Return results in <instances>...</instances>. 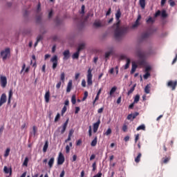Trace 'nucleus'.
Here are the masks:
<instances>
[{"label":"nucleus","mask_w":177,"mask_h":177,"mask_svg":"<svg viewBox=\"0 0 177 177\" xmlns=\"http://www.w3.org/2000/svg\"><path fill=\"white\" fill-rule=\"evenodd\" d=\"M121 17V10L118 9L115 13V19L117 23L115 24L116 29L115 30V38L119 39L124 34L127 32V29L120 26V18Z\"/></svg>","instance_id":"1"},{"label":"nucleus","mask_w":177,"mask_h":177,"mask_svg":"<svg viewBox=\"0 0 177 177\" xmlns=\"http://www.w3.org/2000/svg\"><path fill=\"white\" fill-rule=\"evenodd\" d=\"M136 55L139 58V59L137 61V64L142 66H146V61L145 60V59H146V56H149V53L145 51H142V50L140 49H138L136 51Z\"/></svg>","instance_id":"2"},{"label":"nucleus","mask_w":177,"mask_h":177,"mask_svg":"<svg viewBox=\"0 0 177 177\" xmlns=\"http://www.w3.org/2000/svg\"><path fill=\"white\" fill-rule=\"evenodd\" d=\"M3 60H6L8 56L10 55V48H7L4 50H2L0 53Z\"/></svg>","instance_id":"3"},{"label":"nucleus","mask_w":177,"mask_h":177,"mask_svg":"<svg viewBox=\"0 0 177 177\" xmlns=\"http://www.w3.org/2000/svg\"><path fill=\"white\" fill-rule=\"evenodd\" d=\"M51 63H53L52 68L53 70H56L57 67V64H59L58 62V59H57V55H54L51 59H50Z\"/></svg>","instance_id":"4"},{"label":"nucleus","mask_w":177,"mask_h":177,"mask_svg":"<svg viewBox=\"0 0 177 177\" xmlns=\"http://www.w3.org/2000/svg\"><path fill=\"white\" fill-rule=\"evenodd\" d=\"M92 69L88 68V72H87V84L91 86L93 82H92Z\"/></svg>","instance_id":"5"},{"label":"nucleus","mask_w":177,"mask_h":177,"mask_svg":"<svg viewBox=\"0 0 177 177\" xmlns=\"http://www.w3.org/2000/svg\"><path fill=\"white\" fill-rule=\"evenodd\" d=\"M64 161H65L64 155H63L62 152H59L57 158V165H63V164L64 163Z\"/></svg>","instance_id":"6"},{"label":"nucleus","mask_w":177,"mask_h":177,"mask_svg":"<svg viewBox=\"0 0 177 177\" xmlns=\"http://www.w3.org/2000/svg\"><path fill=\"white\" fill-rule=\"evenodd\" d=\"M176 86H177V80L175 82L170 80L167 82V86L169 88H171V91H175L176 89Z\"/></svg>","instance_id":"7"},{"label":"nucleus","mask_w":177,"mask_h":177,"mask_svg":"<svg viewBox=\"0 0 177 177\" xmlns=\"http://www.w3.org/2000/svg\"><path fill=\"white\" fill-rule=\"evenodd\" d=\"M0 82H1V85L2 88H6V85L8 84V80L6 79V77L1 76Z\"/></svg>","instance_id":"8"},{"label":"nucleus","mask_w":177,"mask_h":177,"mask_svg":"<svg viewBox=\"0 0 177 177\" xmlns=\"http://www.w3.org/2000/svg\"><path fill=\"white\" fill-rule=\"evenodd\" d=\"M67 125H68V119H67L66 121L64 123V124L62 125V127H59V129H62L61 130L62 135H63V133L66 132V129H67Z\"/></svg>","instance_id":"9"},{"label":"nucleus","mask_w":177,"mask_h":177,"mask_svg":"<svg viewBox=\"0 0 177 177\" xmlns=\"http://www.w3.org/2000/svg\"><path fill=\"white\" fill-rule=\"evenodd\" d=\"M5 103H6V94L3 93L0 97V107Z\"/></svg>","instance_id":"10"},{"label":"nucleus","mask_w":177,"mask_h":177,"mask_svg":"<svg viewBox=\"0 0 177 177\" xmlns=\"http://www.w3.org/2000/svg\"><path fill=\"white\" fill-rule=\"evenodd\" d=\"M100 125V120H98L95 123L93 124V132L96 133L99 129V126Z\"/></svg>","instance_id":"11"},{"label":"nucleus","mask_w":177,"mask_h":177,"mask_svg":"<svg viewBox=\"0 0 177 177\" xmlns=\"http://www.w3.org/2000/svg\"><path fill=\"white\" fill-rule=\"evenodd\" d=\"M71 89H73V80H69L66 87L67 93H70V92H71Z\"/></svg>","instance_id":"12"},{"label":"nucleus","mask_w":177,"mask_h":177,"mask_svg":"<svg viewBox=\"0 0 177 177\" xmlns=\"http://www.w3.org/2000/svg\"><path fill=\"white\" fill-rule=\"evenodd\" d=\"M63 55H64V60H68V59H70V50H66L64 53H63Z\"/></svg>","instance_id":"13"},{"label":"nucleus","mask_w":177,"mask_h":177,"mask_svg":"<svg viewBox=\"0 0 177 177\" xmlns=\"http://www.w3.org/2000/svg\"><path fill=\"white\" fill-rule=\"evenodd\" d=\"M93 26L96 28H99V27H104V24H102L100 21H95Z\"/></svg>","instance_id":"14"},{"label":"nucleus","mask_w":177,"mask_h":177,"mask_svg":"<svg viewBox=\"0 0 177 177\" xmlns=\"http://www.w3.org/2000/svg\"><path fill=\"white\" fill-rule=\"evenodd\" d=\"M50 98V91H48L44 95L46 103H49Z\"/></svg>","instance_id":"15"},{"label":"nucleus","mask_w":177,"mask_h":177,"mask_svg":"<svg viewBox=\"0 0 177 177\" xmlns=\"http://www.w3.org/2000/svg\"><path fill=\"white\" fill-rule=\"evenodd\" d=\"M150 37V33L149 32H144L141 35V41H145V39H147Z\"/></svg>","instance_id":"16"},{"label":"nucleus","mask_w":177,"mask_h":177,"mask_svg":"<svg viewBox=\"0 0 177 177\" xmlns=\"http://www.w3.org/2000/svg\"><path fill=\"white\" fill-rule=\"evenodd\" d=\"M48 147H49V142L48 140H46L45 144H44V147H43V152L44 153H46V151H48Z\"/></svg>","instance_id":"17"},{"label":"nucleus","mask_w":177,"mask_h":177,"mask_svg":"<svg viewBox=\"0 0 177 177\" xmlns=\"http://www.w3.org/2000/svg\"><path fill=\"white\" fill-rule=\"evenodd\" d=\"M38 131V129H37V127L36 126H33L32 127V131H30V136H35V135H37V131Z\"/></svg>","instance_id":"18"},{"label":"nucleus","mask_w":177,"mask_h":177,"mask_svg":"<svg viewBox=\"0 0 177 177\" xmlns=\"http://www.w3.org/2000/svg\"><path fill=\"white\" fill-rule=\"evenodd\" d=\"M97 145V136H95L91 143L92 147H95Z\"/></svg>","instance_id":"19"},{"label":"nucleus","mask_w":177,"mask_h":177,"mask_svg":"<svg viewBox=\"0 0 177 177\" xmlns=\"http://www.w3.org/2000/svg\"><path fill=\"white\" fill-rule=\"evenodd\" d=\"M113 48H110L109 51L105 53V59H109V57H110V55H113Z\"/></svg>","instance_id":"20"},{"label":"nucleus","mask_w":177,"mask_h":177,"mask_svg":"<svg viewBox=\"0 0 177 177\" xmlns=\"http://www.w3.org/2000/svg\"><path fill=\"white\" fill-rule=\"evenodd\" d=\"M53 164H55V158H50V159L48 161L49 168H52L53 167Z\"/></svg>","instance_id":"21"},{"label":"nucleus","mask_w":177,"mask_h":177,"mask_svg":"<svg viewBox=\"0 0 177 177\" xmlns=\"http://www.w3.org/2000/svg\"><path fill=\"white\" fill-rule=\"evenodd\" d=\"M142 158V153H139L137 156V157L135 158V162H136L137 164L138 162H140V158Z\"/></svg>","instance_id":"22"},{"label":"nucleus","mask_w":177,"mask_h":177,"mask_svg":"<svg viewBox=\"0 0 177 177\" xmlns=\"http://www.w3.org/2000/svg\"><path fill=\"white\" fill-rule=\"evenodd\" d=\"M169 160H171V157H166V158H162V164H168L169 162Z\"/></svg>","instance_id":"23"},{"label":"nucleus","mask_w":177,"mask_h":177,"mask_svg":"<svg viewBox=\"0 0 177 177\" xmlns=\"http://www.w3.org/2000/svg\"><path fill=\"white\" fill-rule=\"evenodd\" d=\"M140 6L142 9H145V8L146 7V0H140Z\"/></svg>","instance_id":"24"},{"label":"nucleus","mask_w":177,"mask_h":177,"mask_svg":"<svg viewBox=\"0 0 177 177\" xmlns=\"http://www.w3.org/2000/svg\"><path fill=\"white\" fill-rule=\"evenodd\" d=\"M84 48H85V44H81L78 46L77 52L80 53L81 50H84Z\"/></svg>","instance_id":"25"},{"label":"nucleus","mask_w":177,"mask_h":177,"mask_svg":"<svg viewBox=\"0 0 177 177\" xmlns=\"http://www.w3.org/2000/svg\"><path fill=\"white\" fill-rule=\"evenodd\" d=\"M129 64H131V59L129 58H127V63L124 65V70H127V68H129Z\"/></svg>","instance_id":"26"},{"label":"nucleus","mask_w":177,"mask_h":177,"mask_svg":"<svg viewBox=\"0 0 177 177\" xmlns=\"http://www.w3.org/2000/svg\"><path fill=\"white\" fill-rule=\"evenodd\" d=\"M136 131H146V126H145V124H141L137 127Z\"/></svg>","instance_id":"27"},{"label":"nucleus","mask_w":177,"mask_h":177,"mask_svg":"<svg viewBox=\"0 0 177 177\" xmlns=\"http://www.w3.org/2000/svg\"><path fill=\"white\" fill-rule=\"evenodd\" d=\"M135 88H136V84H134L133 86L129 90L127 95H131V93H133V91H135Z\"/></svg>","instance_id":"28"},{"label":"nucleus","mask_w":177,"mask_h":177,"mask_svg":"<svg viewBox=\"0 0 177 177\" xmlns=\"http://www.w3.org/2000/svg\"><path fill=\"white\" fill-rule=\"evenodd\" d=\"M136 68H138V65L133 64L131 71V74H133V73L136 71Z\"/></svg>","instance_id":"29"},{"label":"nucleus","mask_w":177,"mask_h":177,"mask_svg":"<svg viewBox=\"0 0 177 177\" xmlns=\"http://www.w3.org/2000/svg\"><path fill=\"white\" fill-rule=\"evenodd\" d=\"M3 170L5 174H10V175H12V169H9L8 167L5 166Z\"/></svg>","instance_id":"30"},{"label":"nucleus","mask_w":177,"mask_h":177,"mask_svg":"<svg viewBox=\"0 0 177 177\" xmlns=\"http://www.w3.org/2000/svg\"><path fill=\"white\" fill-rule=\"evenodd\" d=\"M115 91H117V86L112 87L110 92H109L110 96H113V95L115 92Z\"/></svg>","instance_id":"31"},{"label":"nucleus","mask_w":177,"mask_h":177,"mask_svg":"<svg viewBox=\"0 0 177 177\" xmlns=\"http://www.w3.org/2000/svg\"><path fill=\"white\" fill-rule=\"evenodd\" d=\"M145 93L147 94H149L150 93V85L149 84H147L145 88Z\"/></svg>","instance_id":"32"},{"label":"nucleus","mask_w":177,"mask_h":177,"mask_svg":"<svg viewBox=\"0 0 177 177\" xmlns=\"http://www.w3.org/2000/svg\"><path fill=\"white\" fill-rule=\"evenodd\" d=\"M73 59H78L80 57V52L77 51L76 53H75L73 56H72Z\"/></svg>","instance_id":"33"},{"label":"nucleus","mask_w":177,"mask_h":177,"mask_svg":"<svg viewBox=\"0 0 177 177\" xmlns=\"http://www.w3.org/2000/svg\"><path fill=\"white\" fill-rule=\"evenodd\" d=\"M66 78V74L64 73V72H62L60 75V80L62 82H64V80Z\"/></svg>","instance_id":"34"},{"label":"nucleus","mask_w":177,"mask_h":177,"mask_svg":"<svg viewBox=\"0 0 177 177\" xmlns=\"http://www.w3.org/2000/svg\"><path fill=\"white\" fill-rule=\"evenodd\" d=\"M24 167H28V157H26L25 160L23 162Z\"/></svg>","instance_id":"35"},{"label":"nucleus","mask_w":177,"mask_h":177,"mask_svg":"<svg viewBox=\"0 0 177 177\" xmlns=\"http://www.w3.org/2000/svg\"><path fill=\"white\" fill-rule=\"evenodd\" d=\"M154 19H153V17H149V19L147 20V23L149 24H153V23H154Z\"/></svg>","instance_id":"36"},{"label":"nucleus","mask_w":177,"mask_h":177,"mask_svg":"<svg viewBox=\"0 0 177 177\" xmlns=\"http://www.w3.org/2000/svg\"><path fill=\"white\" fill-rule=\"evenodd\" d=\"M71 102H72V104H75V103H77V99L75 97V95H72Z\"/></svg>","instance_id":"37"},{"label":"nucleus","mask_w":177,"mask_h":177,"mask_svg":"<svg viewBox=\"0 0 177 177\" xmlns=\"http://www.w3.org/2000/svg\"><path fill=\"white\" fill-rule=\"evenodd\" d=\"M140 99V95H136L135 98H134L133 103H138V102H139Z\"/></svg>","instance_id":"38"},{"label":"nucleus","mask_w":177,"mask_h":177,"mask_svg":"<svg viewBox=\"0 0 177 177\" xmlns=\"http://www.w3.org/2000/svg\"><path fill=\"white\" fill-rule=\"evenodd\" d=\"M168 16V15L167 14V11H165V10H163L161 12V17L163 18H165Z\"/></svg>","instance_id":"39"},{"label":"nucleus","mask_w":177,"mask_h":177,"mask_svg":"<svg viewBox=\"0 0 177 177\" xmlns=\"http://www.w3.org/2000/svg\"><path fill=\"white\" fill-rule=\"evenodd\" d=\"M10 153V149L7 148L6 150V152L4 153V157H8L9 156V153Z\"/></svg>","instance_id":"40"},{"label":"nucleus","mask_w":177,"mask_h":177,"mask_svg":"<svg viewBox=\"0 0 177 177\" xmlns=\"http://www.w3.org/2000/svg\"><path fill=\"white\" fill-rule=\"evenodd\" d=\"M169 3L172 8H174V6L176 5L174 0H169Z\"/></svg>","instance_id":"41"},{"label":"nucleus","mask_w":177,"mask_h":177,"mask_svg":"<svg viewBox=\"0 0 177 177\" xmlns=\"http://www.w3.org/2000/svg\"><path fill=\"white\" fill-rule=\"evenodd\" d=\"M88 97V91H85L84 92V95L82 98V102H85V100H86V98Z\"/></svg>","instance_id":"42"},{"label":"nucleus","mask_w":177,"mask_h":177,"mask_svg":"<svg viewBox=\"0 0 177 177\" xmlns=\"http://www.w3.org/2000/svg\"><path fill=\"white\" fill-rule=\"evenodd\" d=\"M146 73L143 75L145 80H147L150 77V73L145 72Z\"/></svg>","instance_id":"43"},{"label":"nucleus","mask_w":177,"mask_h":177,"mask_svg":"<svg viewBox=\"0 0 177 177\" xmlns=\"http://www.w3.org/2000/svg\"><path fill=\"white\" fill-rule=\"evenodd\" d=\"M66 111H67V106H64L62 110V115H64V113H66Z\"/></svg>","instance_id":"44"},{"label":"nucleus","mask_w":177,"mask_h":177,"mask_svg":"<svg viewBox=\"0 0 177 177\" xmlns=\"http://www.w3.org/2000/svg\"><path fill=\"white\" fill-rule=\"evenodd\" d=\"M41 12V3L39 2L37 4V13H39Z\"/></svg>","instance_id":"45"},{"label":"nucleus","mask_w":177,"mask_h":177,"mask_svg":"<svg viewBox=\"0 0 177 177\" xmlns=\"http://www.w3.org/2000/svg\"><path fill=\"white\" fill-rule=\"evenodd\" d=\"M60 120V113H57L55 118V122H57Z\"/></svg>","instance_id":"46"},{"label":"nucleus","mask_w":177,"mask_h":177,"mask_svg":"<svg viewBox=\"0 0 177 177\" xmlns=\"http://www.w3.org/2000/svg\"><path fill=\"white\" fill-rule=\"evenodd\" d=\"M123 132H127L128 131V126L127 124H124L122 128Z\"/></svg>","instance_id":"47"},{"label":"nucleus","mask_w":177,"mask_h":177,"mask_svg":"<svg viewBox=\"0 0 177 177\" xmlns=\"http://www.w3.org/2000/svg\"><path fill=\"white\" fill-rule=\"evenodd\" d=\"M43 39H44V37L42 35H39L37 37V42H39V41H42Z\"/></svg>","instance_id":"48"},{"label":"nucleus","mask_w":177,"mask_h":177,"mask_svg":"<svg viewBox=\"0 0 177 177\" xmlns=\"http://www.w3.org/2000/svg\"><path fill=\"white\" fill-rule=\"evenodd\" d=\"M111 129L109 128V129H107V131L105 132V135H106V136H109V135H111Z\"/></svg>","instance_id":"49"},{"label":"nucleus","mask_w":177,"mask_h":177,"mask_svg":"<svg viewBox=\"0 0 177 177\" xmlns=\"http://www.w3.org/2000/svg\"><path fill=\"white\" fill-rule=\"evenodd\" d=\"M138 26H139V21L136 20L135 24L132 26V28H136V27H138Z\"/></svg>","instance_id":"50"},{"label":"nucleus","mask_w":177,"mask_h":177,"mask_svg":"<svg viewBox=\"0 0 177 177\" xmlns=\"http://www.w3.org/2000/svg\"><path fill=\"white\" fill-rule=\"evenodd\" d=\"M53 17V10H50V11L48 13V19H52Z\"/></svg>","instance_id":"51"},{"label":"nucleus","mask_w":177,"mask_h":177,"mask_svg":"<svg viewBox=\"0 0 177 177\" xmlns=\"http://www.w3.org/2000/svg\"><path fill=\"white\" fill-rule=\"evenodd\" d=\"M92 167H93L92 171H93V172H95V171L96 170V168H97L96 162H94L93 163Z\"/></svg>","instance_id":"52"},{"label":"nucleus","mask_w":177,"mask_h":177,"mask_svg":"<svg viewBox=\"0 0 177 177\" xmlns=\"http://www.w3.org/2000/svg\"><path fill=\"white\" fill-rule=\"evenodd\" d=\"M12 96H13V91L11 89L9 91L8 99H12Z\"/></svg>","instance_id":"53"},{"label":"nucleus","mask_w":177,"mask_h":177,"mask_svg":"<svg viewBox=\"0 0 177 177\" xmlns=\"http://www.w3.org/2000/svg\"><path fill=\"white\" fill-rule=\"evenodd\" d=\"M135 138V143H138V141L139 140V136H140V135L139 133L136 134Z\"/></svg>","instance_id":"54"},{"label":"nucleus","mask_w":177,"mask_h":177,"mask_svg":"<svg viewBox=\"0 0 177 177\" xmlns=\"http://www.w3.org/2000/svg\"><path fill=\"white\" fill-rule=\"evenodd\" d=\"M132 115H133V120H135V118H136L139 115V113L136 112L133 113Z\"/></svg>","instance_id":"55"},{"label":"nucleus","mask_w":177,"mask_h":177,"mask_svg":"<svg viewBox=\"0 0 177 177\" xmlns=\"http://www.w3.org/2000/svg\"><path fill=\"white\" fill-rule=\"evenodd\" d=\"M82 86H83V88H85L86 86V82L85 81V80H82Z\"/></svg>","instance_id":"56"},{"label":"nucleus","mask_w":177,"mask_h":177,"mask_svg":"<svg viewBox=\"0 0 177 177\" xmlns=\"http://www.w3.org/2000/svg\"><path fill=\"white\" fill-rule=\"evenodd\" d=\"M103 110H104V107H102V108L99 109L97 110V113L98 114H102V113H103Z\"/></svg>","instance_id":"57"},{"label":"nucleus","mask_w":177,"mask_h":177,"mask_svg":"<svg viewBox=\"0 0 177 177\" xmlns=\"http://www.w3.org/2000/svg\"><path fill=\"white\" fill-rule=\"evenodd\" d=\"M66 154H68V153H70V146L68 145L66 146Z\"/></svg>","instance_id":"58"},{"label":"nucleus","mask_w":177,"mask_h":177,"mask_svg":"<svg viewBox=\"0 0 177 177\" xmlns=\"http://www.w3.org/2000/svg\"><path fill=\"white\" fill-rule=\"evenodd\" d=\"M111 15V8H109L108 11L106 13V16H110Z\"/></svg>","instance_id":"59"},{"label":"nucleus","mask_w":177,"mask_h":177,"mask_svg":"<svg viewBox=\"0 0 177 177\" xmlns=\"http://www.w3.org/2000/svg\"><path fill=\"white\" fill-rule=\"evenodd\" d=\"M80 13L82 15H84V13H85V6L84 5L82 6V11Z\"/></svg>","instance_id":"60"},{"label":"nucleus","mask_w":177,"mask_h":177,"mask_svg":"<svg viewBox=\"0 0 177 177\" xmlns=\"http://www.w3.org/2000/svg\"><path fill=\"white\" fill-rule=\"evenodd\" d=\"M80 107L79 106H76L75 107V114H78V113L80 112Z\"/></svg>","instance_id":"61"},{"label":"nucleus","mask_w":177,"mask_h":177,"mask_svg":"<svg viewBox=\"0 0 177 177\" xmlns=\"http://www.w3.org/2000/svg\"><path fill=\"white\" fill-rule=\"evenodd\" d=\"M150 70H151V66H147L145 68V73H149V71H150Z\"/></svg>","instance_id":"62"},{"label":"nucleus","mask_w":177,"mask_h":177,"mask_svg":"<svg viewBox=\"0 0 177 177\" xmlns=\"http://www.w3.org/2000/svg\"><path fill=\"white\" fill-rule=\"evenodd\" d=\"M176 62H177V54L176 55V57H175V58L174 59V60H173L171 64H175V63H176Z\"/></svg>","instance_id":"63"},{"label":"nucleus","mask_w":177,"mask_h":177,"mask_svg":"<svg viewBox=\"0 0 177 177\" xmlns=\"http://www.w3.org/2000/svg\"><path fill=\"white\" fill-rule=\"evenodd\" d=\"M65 174H66V172L64 171V170H62L59 175V177H64Z\"/></svg>","instance_id":"64"}]
</instances>
